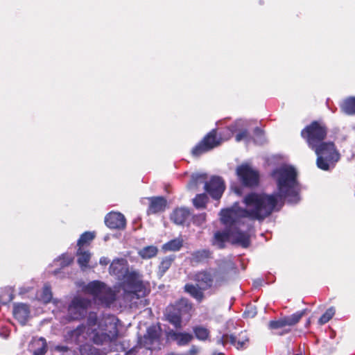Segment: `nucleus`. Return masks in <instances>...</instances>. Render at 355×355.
Returning <instances> with one entry per match:
<instances>
[{
  "instance_id": "nucleus-32",
  "label": "nucleus",
  "mask_w": 355,
  "mask_h": 355,
  "mask_svg": "<svg viewBox=\"0 0 355 355\" xmlns=\"http://www.w3.org/2000/svg\"><path fill=\"white\" fill-rule=\"evenodd\" d=\"M175 255H170L164 257L159 266V275L163 276L170 268L173 261L175 260Z\"/></svg>"
},
{
  "instance_id": "nucleus-46",
  "label": "nucleus",
  "mask_w": 355,
  "mask_h": 355,
  "mask_svg": "<svg viewBox=\"0 0 355 355\" xmlns=\"http://www.w3.org/2000/svg\"><path fill=\"white\" fill-rule=\"evenodd\" d=\"M206 221V214L202 213L193 216V223L197 226H201Z\"/></svg>"
},
{
  "instance_id": "nucleus-22",
  "label": "nucleus",
  "mask_w": 355,
  "mask_h": 355,
  "mask_svg": "<svg viewBox=\"0 0 355 355\" xmlns=\"http://www.w3.org/2000/svg\"><path fill=\"white\" fill-rule=\"evenodd\" d=\"M202 288L200 286L187 284L184 286V291L189 293L192 297L196 299L198 302H201L204 298Z\"/></svg>"
},
{
  "instance_id": "nucleus-45",
  "label": "nucleus",
  "mask_w": 355,
  "mask_h": 355,
  "mask_svg": "<svg viewBox=\"0 0 355 355\" xmlns=\"http://www.w3.org/2000/svg\"><path fill=\"white\" fill-rule=\"evenodd\" d=\"M236 175L240 182L241 187H244V163L237 166Z\"/></svg>"
},
{
  "instance_id": "nucleus-53",
  "label": "nucleus",
  "mask_w": 355,
  "mask_h": 355,
  "mask_svg": "<svg viewBox=\"0 0 355 355\" xmlns=\"http://www.w3.org/2000/svg\"><path fill=\"white\" fill-rule=\"evenodd\" d=\"M250 245V236L245 232V248Z\"/></svg>"
},
{
  "instance_id": "nucleus-39",
  "label": "nucleus",
  "mask_w": 355,
  "mask_h": 355,
  "mask_svg": "<svg viewBox=\"0 0 355 355\" xmlns=\"http://www.w3.org/2000/svg\"><path fill=\"white\" fill-rule=\"evenodd\" d=\"M14 299L13 290L12 288H6L0 295V303L7 304Z\"/></svg>"
},
{
  "instance_id": "nucleus-58",
  "label": "nucleus",
  "mask_w": 355,
  "mask_h": 355,
  "mask_svg": "<svg viewBox=\"0 0 355 355\" xmlns=\"http://www.w3.org/2000/svg\"><path fill=\"white\" fill-rule=\"evenodd\" d=\"M218 355H224L223 353H219Z\"/></svg>"
},
{
  "instance_id": "nucleus-48",
  "label": "nucleus",
  "mask_w": 355,
  "mask_h": 355,
  "mask_svg": "<svg viewBox=\"0 0 355 355\" xmlns=\"http://www.w3.org/2000/svg\"><path fill=\"white\" fill-rule=\"evenodd\" d=\"M97 323V315L94 312H90L87 317V324L91 326H94Z\"/></svg>"
},
{
  "instance_id": "nucleus-31",
  "label": "nucleus",
  "mask_w": 355,
  "mask_h": 355,
  "mask_svg": "<svg viewBox=\"0 0 355 355\" xmlns=\"http://www.w3.org/2000/svg\"><path fill=\"white\" fill-rule=\"evenodd\" d=\"M37 345V347L33 349L34 355H44L47 351V344L46 340L41 337L35 340L33 347Z\"/></svg>"
},
{
  "instance_id": "nucleus-20",
  "label": "nucleus",
  "mask_w": 355,
  "mask_h": 355,
  "mask_svg": "<svg viewBox=\"0 0 355 355\" xmlns=\"http://www.w3.org/2000/svg\"><path fill=\"white\" fill-rule=\"evenodd\" d=\"M227 135L226 139L231 137L235 132H238L236 136L237 141H241L244 138V120L242 119L236 120L234 123L227 128Z\"/></svg>"
},
{
  "instance_id": "nucleus-38",
  "label": "nucleus",
  "mask_w": 355,
  "mask_h": 355,
  "mask_svg": "<svg viewBox=\"0 0 355 355\" xmlns=\"http://www.w3.org/2000/svg\"><path fill=\"white\" fill-rule=\"evenodd\" d=\"M95 232H85L82 234L77 241V245L79 248H81L84 245L88 243L89 241H92L95 238Z\"/></svg>"
},
{
  "instance_id": "nucleus-17",
  "label": "nucleus",
  "mask_w": 355,
  "mask_h": 355,
  "mask_svg": "<svg viewBox=\"0 0 355 355\" xmlns=\"http://www.w3.org/2000/svg\"><path fill=\"white\" fill-rule=\"evenodd\" d=\"M191 216L190 210L187 207H178L175 209L170 216V219L175 224L183 225Z\"/></svg>"
},
{
  "instance_id": "nucleus-10",
  "label": "nucleus",
  "mask_w": 355,
  "mask_h": 355,
  "mask_svg": "<svg viewBox=\"0 0 355 355\" xmlns=\"http://www.w3.org/2000/svg\"><path fill=\"white\" fill-rule=\"evenodd\" d=\"M253 142L254 145L262 146L267 142L264 131L260 128L251 127L250 122L245 121V144Z\"/></svg>"
},
{
  "instance_id": "nucleus-15",
  "label": "nucleus",
  "mask_w": 355,
  "mask_h": 355,
  "mask_svg": "<svg viewBox=\"0 0 355 355\" xmlns=\"http://www.w3.org/2000/svg\"><path fill=\"white\" fill-rule=\"evenodd\" d=\"M260 184V173L253 168L248 162H245V188H255Z\"/></svg>"
},
{
  "instance_id": "nucleus-5",
  "label": "nucleus",
  "mask_w": 355,
  "mask_h": 355,
  "mask_svg": "<svg viewBox=\"0 0 355 355\" xmlns=\"http://www.w3.org/2000/svg\"><path fill=\"white\" fill-rule=\"evenodd\" d=\"M327 134L325 126L322 125L319 122L314 121L306 126L301 132V136L306 139L308 146L311 149L324 142Z\"/></svg>"
},
{
  "instance_id": "nucleus-49",
  "label": "nucleus",
  "mask_w": 355,
  "mask_h": 355,
  "mask_svg": "<svg viewBox=\"0 0 355 355\" xmlns=\"http://www.w3.org/2000/svg\"><path fill=\"white\" fill-rule=\"evenodd\" d=\"M264 283V279L262 278H258L253 281V287L254 288H258L261 287Z\"/></svg>"
},
{
  "instance_id": "nucleus-25",
  "label": "nucleus",
  "mask_w": 355,
  "mask_h": 355,
  "mask_svg": "<svg viewBox=\"0 0 355 355\" xmlns=\"http://www.w3.org/2000/svg\"><path fill=\"white\" fill-rule=\"evenodd\" d=\"M341 110L347 115L355 114V97L346 98L340 105Z\"/></svg>"
},
{
  "instance_id": "nucleus-34",
  "label": "nucleus",
  "mask_w": 355,
  "mask_h": 355,
  "mask_svg": "<svg viewBox=\"0 0 355 355\" xmlns=\"http://www.w3.org/2000/svg\"><path fill=\"white\" fill-rule=\"evenodd\" d=\"M77 262L80 267H86L90 260V253L88 251H83L81 248L77 250Z\"/></svg>"
},
{
  "instance_id": "nucleus-43",
  "label": "nucleus",
  "mask_w": 355,
  "mask_h": 355,
  "mask_svg": "<svg viewBox=\"0 0 355 355\" xmlns=\"http://www.w3.org/2000/svg\"><path fill=\"white\" fill-rule=\"evenodd\" d=\"M52 299L51 287L45 285L42 289L41 300L45 303H49Z\"/></svg>"
},
{
  "instance_id": "nucleus-42",
  "label": "nucleus",
  "mask_w": 355,
  "mask_h": 355,
  "mask_svg": "<svg viewBox=\"0 0 355 355\" xmlns=\"http://www.w3.org/2000/svg\"><path fill=\"white\" fill-rule=\"evenodd\" d=\"M60 261V268L55 269L53 271L54 275H58L60 273L61 268L68 266L73 261V258L65 254L62 255V258L59 260Z\"/></svg>"
},
{
  "instance_id": "nucleus-37",
  "label": "nucleus",
  "mask_w": 355,
  "mask_h": 355,
  "mask_svg": "<svg viewBox=\"0 0 355 355\" xmlns=\"http://www.w3.org/2000/svg\"><path fill=\"white\" fill-rule=\"evenodd\" d=\"M207 174L202 173H196L193 174L191 177V180L189 182V185L191 187H196L198 184H205V182H207Z\"/></svg>"
},
{
  "instance_id": "nucleus-19",
  "label": "nucleus",
  "mask_w": 355,
  "mask_h": 355,
  "mask_svg": "<svg viewBox=\"0 0 355 355\" xmlns=\"http://www.w3.org/2000/svg\"><path fill=\"white\" fill-rule=\"evenodd\" d=\"M128 267L127 261L123 259H117L114 260L110 266V273L121 279L125 272L128 270Z\"/></svg>"
},
{
  "instance_id": "nucleus-41",
  "label": "nucleus",
  "mask_w": 355,
  "mask_h": 355,
  "mask_svg": "<svg viewBox=\"0 0 355 355\" xmlns=\"http://www.w3.org/2000/svg\"><path fill=\"white\" fill-rule=\"evenodd\" d=\"M167 320L174 325L175 328L181 327L182 318L180 315L176 313H169L166 315Z\"/></svg>"
},
{
  "instance_id": "nucleus-4",
  "label": "nucleus",
  "mask_w": 355,
  "mask_h": 355,
  "mask_svg": "<svg viewBox=\"0 0 355 355\" xmlns=\"http://www.w3.org/2000/svg\"><path fill=\"white\" fill-rule=\"evenodd\" d=\"M87 291L94 296V300L102 306H110L115 300L112 289L100 281H92L87 286Z\"/></svg>"
},
{
  "instance_id": "nucleus-55",
  "label": "nucleus",
  "mask_w": 355,
  "mask_h": 355,
  "mask_svg": "<svg viewBox=\"0 0 355 355\" xmlns=\"http://www.w3.org/2000/svg\"><path fill=\"white\" fill-rule=\"evenodd\" d=\"M234 191L238 193V194H241V188H237V187H235L234 189Z\"/></svg>"
},
{
  "instance_id": "nucleus-33",
  "label": "nucleus",
  "mask_w": 355,
  "mask_h": 355,
  "mask_svg": "<svg viewBox=\"0 0 355 355\" xmlns=\"http://www.w3.org/2000/svg\"><path fill=\"white\" fill-rule=\"evenodd\" d=\"M306 309L302 310L300 311H297L291 315L285 316V320L286 326H293L296 324L302 316L305 314Z\"/></svg>"
},
{
  "instance_id": "nucleus-16",
  "label": "nucleus",
  "mask_w": 355,
  "mask_h": 355,
  "mask_svg": "<svg viewBox=\"0 0 355 355\" xmlns=\"http://www.w3.org/2000/svg\"><path fill=\"white\" fill-rule=\"evenodd\" d=\"M149 200L150 205L147 210L148 214H155L165 210L167 205V200L164 197L154 196L150 198Z\"/></svg>"
},
{
  "instance_id": "nucleus-57",
  "label": "nucleus",
  "mask_w": 355,
  "mask_h": 355,
  "mask_svg": "<svg viewBox=\"0 0 355 355\" xmlns=\"http://www.w3.org/2000/svg\"><path fill=\"white\" fill-rule=\"evenodd\" d=\"M26 291H20V293L22 294V293H24Z\"/></svg>"
},
{
  "instance_id": "nucleus-47",
  "label": "nucleus",
  "mask_w": 355,
  "mask_h": 355,
  "mask_svg": "<svg viewBox=\"0 0 355 355\" xmlns=\"http://www.w3.org/2000/svg\"><path fill=\"white\" fill-rule=\"evenodd\" d=\"M257 308L252 304H245V318H254L257 315Z\"/></svg>"
},
{
  "instance_id": "nucleus-6",
  "label": "nucleus",
  "mask_w": 355,
  "mask_h": 355,
  "mask_svg": "<svg viewBox=\"0 0 355 355\" xmlns=\"http://www.w3.org/2000/svg\"><path fill=\"white\" fill-rule=\"evenodd\" d=\"M222 142L223 137L221 135L218 137L217 129L214 128L192 148L191 155L194 157H199L200 155L219 146Z\"/></svg>"
},
{
  "instance_id": "nucleus-28",
  "label": "nucleus",
  "mask_w": 355,
  "mask_h": 355,
  "mask_svg": "<svg viewBox=\"0 0 355 355\" xmlns=\"http://www.w3.org/2000/svg\"><path fill=\"white\" fill-rule=\"evenodd\" d=\"M158 249L156 246H146L138 252L139 255L144 259H151L157 255Z\"/></svg>"
},
{
  "instance_id": "nucleus-35",
  "label": "nucleus",
  "mask_w": 355,
  "mask_h": 355,
  "mask_svg": "<svg viewBox=\"0 0 355 355\" xmlns=\"http://www.w3.org/2000/svg\"><path fill=\"white\" fill-rule=\"evenodd\" d=\"M209 198L207 193L197 194L193 199V204L197 209H204L206 207V205L208 202Z\"/></svg>"
},
{
  "instance_id": "nucleus-51",
  "label": "nucleus",
  "mask_w": 355,
  "mask_h": 355,
  "mask_svg": "<svg viewBox=\"0 0 355 355\" xmlns=\"http://www.w3.org/2000/svg\"><path fill=\"white\" fill-rule=\"evenodd\" d=\"M57 349L62 352H67L69 350V347L67 346H58Z\"/></svg>"
},
{
  "instance_id": "nucleus-13",
  "label": "nucleus",
  "mask_w": 355,
  "mask_h": 355,
  "mask_svg": "<svg viewBox=\"0 0 355 355\" xmlns=\"http://www.w3.org/2000/svg\"><path fill=\"white\" fill-rule=\"evenodd\" d=\"M218 268V271L223 275L225 280L234 279L239 273L236 265L230 259L220 260Z\"/></svg>"
},
{
  "instance_id": "nucleus-1",
  "label": "nucleus",
  "mask_w": 355,
  "mask_h": 355,
  "mask_svg": "<svg viewBox=\"0 0 355 355\" xmlns=\"http://www.w3.org/2000/svg\"><path fill=\"white\" fill-rule=\"evenodd\" d=\"M277 191L272 194L252 192L245 195V218L263 220L275 210L284 205H295L301 200V185L297 180V172L292 166H282L271 173Z\"/></svg>"
},
{
  "instance_id": "nucleus-27",
  "label": "nucleus",
  "mask_w": 355,
  "mask_h": 355,
  "mask_svg": "<svg viewBox=\"0 0 355 355\" xmlns=\"http://www.w3.org/2000/svg\"><path fill=\"white\" fill-rule=\"evenodd\" d=\"M183 245V240L180 238L172 239L162 246L164 251H179Z\"/></svg>"
},
{
  "instance_id": "nucleus-50",
  "label": "nucleus",
  "mask_w": 355,
  "mask_h": 355,
  "mask_svg": "<svg viewBox=\"0 0 355 355\" xmlns=\"http://www.w3.org/2000/svg\"><path fill=\"white\" fill-rule=\"evenodd\" d=\"M100 264L107 266L110 263V259L107 257H101L99 261Z\"/></svg>"
},
{
  "instance_id": "nucleus-2",
  "label": "nucleus",
  "mask_w": 355,
  "mask_h": 355,
  "mask_svg": "<svg viewBox=\"0 0 355 355\" xmlns=\"http://www.w3.org/2000/svg\"><path fill=\"white\" fill-rule=\"evenodd\" d=\"M219 216L224 228L214 232L211 245L218 250L225 249L228 243L244 248V231L241 229V225L244 223V208L235 202L231 207L222 209Z\"/></svg>"
},
{
  "instance_id": "nucleus-30",
  "label": "nucleus",
  "mask_w": 355,
  "mask_h": 355,
  "mask_svg": "<svg viewBox=\"0 0 355 355\" xmlns=\"http://www.w3.org/2000/svg\"><path fill=\"white\" fill-rule=\"evenodd\" d=\"M193 331L195 337L201 341L207 340L209 336V329L200 325L194 326L193 327Z\"/></svg>"
},
{
  "instance_id": "nucleus-56",
  "label": "nucleus",
  "mask_w": 355,
  "mask_h": 355,
  "mask_svg": "<svg viewBox=\"0 0 355 355\" xmlns=\"http://www.w3.org/2000/svg\"><path fill=\"white\" fill-rule=\"evenodd\" d=\"M108 239H109V236H108V235H107V236H105L104 237V241H107Z\"/></svg>"
},
{
  "instance_id": "nucleus-24",
  "label": "nucleus",
  "mask_w": 355,
  "mask_h": 355,
  "mask_svg": "<svg viewBox=\"0 0 355 355\" xmlns=\"http://www.w3.org/2000/svg\"><path fill=\"white\" fill-rule=\"evenodd\" d=\"M173 338L178 345L184 346L188 345L193 339V336L187 332H175Z\"/></svg>"
},
{
  "instance_id": "nucleus-18",
  "label": "nucleus",
  "mask_w": 355,
  "mask_h": 355,
  "mask_svg": "<svg viewBox=\"0 0 355 355\" xmlns=\"http://www.w3.org/2000/svg\"><path fill=\"white\" fill-rule=\"evenodd\" d=\"M13 314L15 318L23 325L27 322L29 315L30 309L27 304L20 303L14 305Z\"/></svg>"
},
{
  "instance_id": "nucleus-12",
  "label": "nucleus",
  "mask_w": 355,
  "mask_h": 355,
  "mask_svg": "<svg viewBox=\"0 0 355 355\" xmlns=\"http://www.w3.org/2000/svg\"><path fill=\"white\" fill-rule=\"evenodd\" d=\"M105 223L110 229L121 230L125 228L126 219L121 213L111 211L105 216Z\"/></svg>"
},
{
  "instance_id": "nucleus-52",
  "label": "nucleus",
  "mask_w": 355,
  "mask_h": 355,
  "mask_svg": "<svg viewBox=\"0 0 355 355\" xmlns=\"http://www.w3.org/2000/svg\"><path fill=\"white\" fill-rule=\"evenodd\" d=\"M197 352H198V349H197V348L196 347V346H194V345H193V346L191 347V348L190 349V350H189V353H190V354H191V355H194V354H196L197 353Z\"/></svg>"
},
{
  "instance_id": "nucleus-23",
  "label": "nucleus",
  "mask_w": 355,
  "mask_h": 355,
  "mask_svg": "<svg viewBox=\"0 0 355 355\" xmlns=\"http://www.w3.org/2000/svg\"><path fill=\"white\" fill-rule=\"evenodd\" d=\"M85 327L83 325H79L77 328L70 330L66 335V338L72 343L78 344L80 343V338H84Z\"/></svg>"
},
{
  "instance_id": "nucleus-21",
  "label": "nucleus",
  "mask_w": 355,
  "mask_h": 355,
  "mask_svg": "<svg viewBox=\"0 0 355 355\" xmlns=\"http://www.w3.org/2000/svg\"><path fill=\"white\" fill-rule=\"evenodd\" d=\"M211 258H212V252L209 249L196 250L191 254V261L197 263H205Z\"/></svg>"
},
{
  "instance_id": "nucleus-8",
  "label": "nucleus",
  "mask_w": 355,
  "mask_h": 355,
  "mask_svg": "<svg viewBox=\"0 0 355 355\" xmlns=\"http://www.w3.org/2000/svg\"><path fill=\"white\" fill-rule=\"evenodd\" d=\"M162 336V329L159 325H151L146 329L144 336L139 337V345L149 350L155 349L160 344Z\"/></svg>"
},
{
  "instance_id": "nucleus-14",
  "label": "nucleus",
  "mask_w": 355,
  "mask_h": 355,
  "mask_svg": "<svg viewBox=\"0 0 355 355\" xmlns=\"http://www.w3.org/2000/svg\"><path fill=\"white\" fill-rule=\"evenodd\" d=\"M215 272L211 270H201L195 275V281L204 291L210 288L213 284Z\"/></svg>"
},
{
  "instance_id": "nucleus-9",
  "label": "nucleus",
  "mask_w": 355,
  "mask_h": 355,
  "mask_svg": "<svg viewBox=\"0 0 355 355\" xmlns=\"http://www.w3.org/2000/svg\"><path fill=\"white\" fill-rule=\"evenodd\" d=\"M204 189L214 200H219L225 190V181L220 176L213 175L205 182Z\"/></svg>"
},
{
  "instance_id": "nucleus-11",
  "label": "nucleus",
  "mask_w": 355,
  "mask_h": 355,
  "mask_svg": "<svg viewBox=\"0 0 355 355\" xmlns=\"http://www.w3.org/2000/svg\"><path fill=\"white\" fill-rule=\"evenodd\" d=\"M124 284L132 292H141L144 288L140 274L138 271H130L129 268L121 279Z\"/></svg>"
},
{
  "instance_id": "nucleus-7",
  "label": "nucleus",
  "mask_w": 355,
  "mask_h": 355,
  "mask_svg": "<svg viewBox=\"0 0 355 355\" xmlns=\"http://www.w3.org/2000/svg\"><path fill=\"white\" fill-rule=\"evenodd\" d=\"M92 305L91 300L81 296H75L69 303L67 309V318L69 321L84 319Z\"/></svg>"
},
{
  "instance_id": "nucleus-26",
  "label": "nucleus",
  "mask_w": 355,
  "mask_h": 355,
  "mask_svg": "<svg viewBox=\"0 0 355 355\" xmlns=\"http://www.w3.org/2000/svg\"><path fill=\"white\" fill-rule=\"evenodd\" d=\"M217 343L225 346L228 343L236 345L237 344V348H243L244 347V341L236 342V337L233 335L223 334L220 338H218Z\"/></svg>"
},
{
  "instance_id": "nucleus-44",
  "label": "nucleus",
  "mask_w": 355,
  "mask_h": 355,
  "mask_svg": "<svg viewBox=\"0 0 355 355\" xmlns=\"http://www.w3.org/2000/svg\"><path fill=\"white\" fill-rule=\"evenodd\" d=\"M286 326V324L284 317L277 320H271L268 324V327L270 329H277Z\"/></svg>"
},
{
  "instance_id": "nucleus-54",
  "label": "nucleus",
  "mask_w": 355,
  "mask_h": 355,
  "mask_svg": "<svg viewBox=\"0 0 355 355\" xmlns=\"http://www.w3.org/2000/svg\"><path fill=\"white\" fill-rule=\"evenodd\" d=\"M134 352H135L134 348L130 349V350H128V352H125V355H131L134 353Z\"/></svg>"
},
{
  "instance_id": "nucleus-3",
  "label": "nucleus",
  "mask_w": 355,
  "mask_h": 355,
  "mask_svg": "<svg viewBox=\"0 0 355 355\" xmlns=\"http://www.w3.org/2000/svg\"><path fill=\"white\" fill-rule=\"evenodd\" d=\"M313 150L317 155V166L323 171L333 169L340 157L334 143L331 141L323 142Z\"/></svg>"
},
{
  "instance_id": "nucleus-29",
  "label": "nucleus",
  "mask_w": 355,
  "mask_h": 355,
  "mask_svg": "<svg viewBox=\"0 0 355 355\" xmlns=\"http://www.w3.org/2000/svg\"><path fill=\"white\" fill-rule=\"evenodd\" d=\"M118 335L119 330L116 323H111L109 329H105V332L102 336L105 341H112L117 338Z\"/></svg>"
},
{
  "instance_id": "nucleus-36",
  "label": "nucleus",
  "mask_w": 355,
  "mask_h": 355,
  "mask_svg": "<svg viewBox=\"0 0 355 355\" xmlns=\"http://www.w3.org/2000/svg\"><path fill=\"white\" fill-rule=\"evenodd\" d=\"M79 352L81 355H101L100 350L92 345L84 344L79 347Z\"/></svg>"
},
{
  "instance_id": "nucleus-40",
  "label": "nucleus",
  "mask_w": 355,
  "mask_h": 355,
  "mask_svg": "<svg viewBox=\"0 0 355 355\" xmlns=\"http://www.w3.org/2000/svg\"><path fill=\"white\" fill-rule=\"evenodd\" d=\"M335 312L336 311L334 307L331 306L319 318L318 323L320 325L326 324L333 318V316L335 314Z\"/></svg>"
}]
</instances>
